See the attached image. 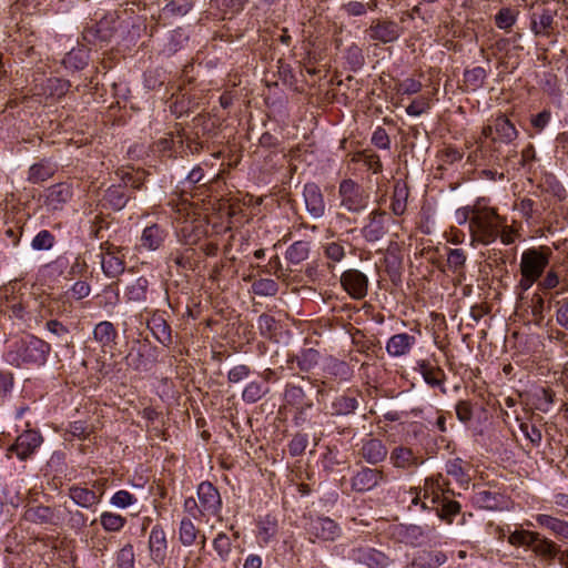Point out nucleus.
I'll use <instances>...</instances> for the list:
<instances>
[{
	"instance_id": "nucleus-43",
	"label": "nucleus",
	"mask_w": 568,
	"mask_h": 568,
	"mask_svg": "<svg viewBox=\"0 0 568 568\" xmlns=\"http://www.w3.org/2000/svg\"><path fill=\"white\" fill-rule=\"evenodd\" d=\"M23 518L33 524H51L53 521V511L47 506H34L26 509Z\"/></svg>"
},
{
	"instance_id": "nucleus-45",
	"label": "nucleus",
	"mask_w": 568,
	"mask_h": 568,
	"mask_svg": "<svg viewBox=\"0 0 568 568\" xmlns=\"http://www.w3.org/2000/svg\"><path fill=\"white\" fill-rule=\"evenodd\" d=\"M101 266L105 276L111 278L119 276L124 271V262L122 258L111 252H106L102 256Z\"/></svg>"
},
{
	"instance_id": "nucleus-40",
	"label": "nucleus",
	"mask_w": 568,
	"mask_h": 568,
	"mask_svg": "<svg viewBox=\"0 0 568 568\" xmlns=\"http://www.w3.org/2000/svg\"><path fill=\"white\" fill-rule=\"evenodd\" d=\"M200 535V529L194 525L190 517H183L179 526V540L185 546H192Z\"/></svg>"
},
{
	"instance_id": "nucleus-37",
	"label": "nucleus",
	"mask_w": 568,
	"mask_h": 568,
	"mask_svg": "<svg viewBox=\"0 0 568 568\" xmlns=\"http://www.w3.org/2000/svg\"><path fill=\"white\" fill-rule=\"evenodd\" d=\"M417 369L422 374L424 381L432 387L439 386L445 376L442 368L432 365L428 361H419L417 363Z\"/></svg>"
},
{
	"instance_id": "nucleus-46",
	"label": "nucleus",
	"mask_w": 568,
	"mask_h": 568,
	"mask_svg": "<svg viewBox=\"0 0 568 568\" xmlns=\"http://www.w3.org/2000/svg\"><path fill=\"white\" fill-rule=\"evenodd\" d=\"M452 494H445L437 503L436 510L437 515L447 521H452V518L460 511L459 503L450 499Z\"/></svg>"
},
{
	"instance_id": "nucleus-25",
	"label": "nucleus",
	"mask_w": 568,
	"mask_h": 568,
	"mask_svg": "<svg viewBox=\"0 0 568 568\" xmlns=\"http://www.w3.org/2000/svg\"><path fill=\"white\" fill-rule=\"evenodd\" d=\"M359 406L358 395L355 392L347 390L332 400V416H348L356 412Z\"/></svg>"
},
{
	"instance_id": "nucleus-14",
	"label": "nucleus",
	"mask_w": 568,
	"mask_h": 568,
	"mask_svg": "<svg viewBox=\"0 0 568 568\" xmlns=\"http://www.w3.org/2000/svg\"><path fill=\"white\" fill-rule=\"evenodd\" d=\"M351 558L367 568H387L389 565V558L384 552L367 546L352 549Z\"/></svg>"
},
{
	"instance_id": "nucleus-55",
	"label": "nucleus",
	"mask_w": 568,
	"mask_h": 568,
	"mask_svg": "<svg viewBox=\"0 0 568 568\" xmlns=\"http://www.w3.org/2000/svg\"><path fill=\"white\" fill-rule=\"evenodd\" d=\"M55 243L54 235L48 230H41L31 241V247L34 251H48Z\"/></svg>"
},
{
	"instance_id": "nucleus-38",
	"label": "nucleus",
	"mask_w": 568,
	"mask_h": 568,
	"mask_svg": "<svg viewBox=\"0 0 568 568\" xmlns=\"http://www.w3.org/2000/svg\"><path fill=\"white\" fill-rule=\"evenodd\" d=\"M310 252H311V242L296 241L287 247V250L285 252V258L291 264L297 265L308 258Z\"/></svg>"
},
{
	"instance_id": "nucleus-41",
	"label": "nucleus",
	"mask_w": 568,
	"mask_h": 568,
	"mask_svg": "<svg viewBox=\"0 0 568 568\" xmlns=\"http://www.w3.org/2000/svg\"><path fill=\"white\" fill-rule=\"evenodd\" d=\"M99 521L105 532H120L126 525L124 516L112 511H102Z\"/></svg>"
},
{
	"instance_id": "nucleus-39",
	"label": "nucleus",
	"mask_w": 568,
	"mask_h": 568,
	"mask_svg": "<svg viewBox=\"0 0 568 568\" xmlns=\"http://www.w3.org/2000/svg\"><path fill=\"white\" fill-rule=\"evenodd\" d=\"M149 328L159 343L164 346L171 345V327L162 316L153 317L152 321L149 322Z\"/></svg>"
},
{
	"instance_id": "nucleus-31",
	"label": "nucleus",
	"mask_w": 568,
	"mask_h": 568,
	"mask_svg": "<svg viewBox=\"0 0 568 568\" xmlns=\"http://www.w3.org/2000/svg\"><path fill=\"white\" fill-rule=\"evenodd\" d=\"M58 165L51 160L43 159L30 166L28 181L31 183H40L50 179L57 171Z\"/></svg>"
},
{
	"instance_id": "nucleus-10",
	"label": "nucleus",
	"mask_w": 568,
	"mask_h": 568,
	"mask_svg": "<svg viewBox=\"0 0 568 568\" xmlns=\"http://www.w3.org/2000/svg\"><path fill=\"white\" fill-rule=\"evenodd\" d=\"M532 552L540 557L547 565H552L558 559L560 565L568 568V550H561L552 540L538 532V539L531 545Z\"/></svg>"
},
{
	"instance_id": "nucleus-28",
	"label": "nucleus",
	"mask_w": 568,
	"mask_h": 568,
	"mask_svg": "<svg viewBox=\"0 0 568 568\" xmlns=\"http://www.w3.org/2000/svg\"><path fill=\"white\" fill-rule=\"evenodd\" d=\"M447 560V556L440 550H422L413 559L414 568H438Z\"/></svg>"
},
{
	"instance_id": "nucleus-26",
	"label": "nucleus",
	"mask_w": 568,
	"mask_h": 568,
	"mask_svg": "<svg viewBox=\"0 0 568 568\" xmlns=\"http://www.w3.org/2000/svg\"><path fill=\"white\" fill-rule=\"evenodd\" d=\"M416 344V338L408 333H398L389 337L386 343V352L392 357H400L409 354L414 345Z\"/></svg>"
},
{
	"instance_id": "nucleus-34",
	"label": "nucleus",
	"mask_w": 568,
	"mask_h": 568,
	"mask_svg": "<svg viewBox=\"0 0 568 568\" xmlns=\"http://www.w3.org/2000/svg\"><path fill=\"white\" fill-rule=\"evenodd\" d=\"M106 24L108 22L100 21L95 26L85 28L82 33L83 40L89 44L109 41L112 37V30Z\"/></svg>"
},
{
	"instance_id": "nucleus-21",
	"label": "nucleus",
	"mask_w": 568,
	"mask_h": 568,
	"mask_svg": "<svg viewBox=\"0 0 568 568\" xmlns=\"http://www.w3.org/2000/svg\"><path fill=\"white\" fill-rule=\"evenodd\" d=\"M540 528L548 530L559 541H568V521L549 514L534 516Z\"/></svg>"
},
{
	"instance_id": "nucleus-19",
	"label": "nucleus",
	"mask_w": 568,
	"mask_h": 568,
	"mask_svg": "<svg viewBox=\"0 0 568 568\" xmlns=\"http://www.w3.org/2000/svg\"><path fill=\"white\" fill-rule=\"evenodd\" d=\"M169 232L165 226L151 224L145 226L140 236L139 247L146 251H156L165 242Z\"/></svg>"
},
{
	"instance_id": "nucleus-54",
	"label": "nucleus",
	"mask_w": 568,
	"mask_h": 568,
	"mask_svg": "<svg viewBox=\"0 0 568 568\" xmlns=\"http://www.w3.org/2000/svg\"><path fill=\"white\" fill-rule=\"evenodd\" d=\"M260 537L267 544L277 534V519L273 516H265L258 524Z\"/></svg>"
},
{
	"instance_id": "nucleus-32",
	"label": "nucleus",
	"mask_w": 568,
	"mask_h": 568,
	"mask_svg": "<svg viewBox=\"0 0 568 568\" xmlns=\"http://www.w3.org/2000/svg\"><path fill=\"white\" fill-rule=\"evenodd\" d=\"M470 466L467 462L462 458H454L446 463V473L447 475L454 477L460 486H467L470 477H469Z\"/></svg>"
},
{
	"instance_id": "nucleus-33",
	"label": "nucleus",
	"mask_w": 568,
	"mask_h": 568,
	"mask_svg": "<svg viewBox=\"0 0 568 568\" xmlns=\"http://www.w3.org/2000/svg\"><path fill=\"white\" fill-rule=\"evenodd\" d=\"M554 14L548 9L531 14V31L536 36H547L552 29Z\"/></svg>"
},
{
	"instance_id": "nucleus-61",
	"label": "nucleus",
	"mask_w": 568,
	"mask_h": 568,
	"mask_svg": "<svg viewBox=\"0 0 568 568\" xmlns=\"http://www.w3.org/2000/svg\"><path fill=\"white\" fill-rule=\"evenodd\" d=\"M422 82L413 78L404 79L397 82L395 87L396 92L403 95L416 94L422 90Z\"/></svg>"
},
{
	"instance_id": "nucleus-17",
	"label": "nucleus",
	"mask_w": 568,
	"mask_h": 568,
	"mask_svg": "<svg viewBox=\"0 0 568 568\" xmlns=\"http://www.w3.org/2000/svg\"><path fill=\"white\" fill-rule=\"evenodd\" d=\"M168 551V540L163 528L160 525L152 527L149 536V552L156 566L164 564Z\"/></svg>"
},
{
	"instance_id": "nucleus-18",
	"label": "nucleus",
	"mask_w": 568,
	"mask_h": 568,
	"mask_svg": "<svg viewBox=\"0 0 568 568\" xmlns=\"http://www.w3.org/2000/svg\"><path fill=\"white\" fill-rule=\"evenodd\" d=\"M283 400L285 405L296 408L301 416L313 407V402L308 398L304 388L293 383L285 385Z\"/></svg>"
},
{
	"instance_id": "nucleus-11",
	"label": "nucleus",
	"mask_w": 568,
	"mask_h": 568,
	"mask_svg": "<svg viewBox=\"0 0 568 568\" xmlns=\"http://www.w3.org/2000/svg\"><path fill=\"white\" fill-rule=\"evenodd\" d=\"M392 217L384 211L375 210L368 215V222L362 229L363 237L368 242H377L383 239L387 232Z\"/></svg>"
},
{
	"instance_id": "nucleus-58",
	"label": "nucleus",
	"mask_w": 568,
	"mask_h": 568,
	"mask_svg": "<svg viewBox=\"0 0 568 568\" xmlns=\"http://www.w3.org/2000/svg\"><path fill=\"white\" fill-rule=\"evenodd\" d=\"M483 202H484V200H478L473 205H466V206L459 207L455 213L456 222L459 225H463L468 222V229H470V221H471L473 216H475V213L477 212V210L480 209Z\"/></svg>"
},
{
	"instance_id": "nucleus-29",
	"label": "nucleus",
	"mask_w": 568,
	"mask_h": 568,
	"mask_svg": "<svg viewBox=\"0 0 568 568\" xmlns=\"http://www.w3.org/2000/svg\"><path fill=\"white\" fill-rule=\"evenodd\" d=\"M495 124V138H493V141H499L503 143H510L514 141L517 135L518 131L516 130L515 125L510 122V120L505 116L504 114H500L494 119Z\"/></svg>"
},
{
	"instance_id": "nucleus-20",
	"label": "nucleus",
	"mask_w": 568,
	"mask_h": 568,
	"mask_svg": "<svg viewBox=\"0 0 568 568\" xmlns=\"http://www.w3.org/2000/svg\"><path fill=\"white\" fill-rule=\"evenodd\" d=\"M73 196V187L69 183H57L50 186L45 191V205L52 210L58 211L62 210V207L72 199Z\"/></svg>"
},
{
	"instance_id": "nucleus-49",
	"label": "nucleus",
	"mask_w": 568,
	"mask_h": 568,
	"mask_svg": "<svg viewBox=\"0 0 568 568\" xmlns=\"http://www.w3.org/2000/svg\"><path fill=\"white\" fill-rule=\"evenodd\" d=\"M212 546L222 562H226L230 559L232 541L225 532H219L213 539Z\"/></svg>"
},
{
	"instance_id": "nucleus-59",
	"label": "nucleus",
	"mask_w": 568,
	"mask_h": 568,
	"mask_svg": "<svg viewBox=\"0 0 568 568\" xmlns=\"http://www.w3.org/2000/svg\"><path fill=\"white\" fill-rule=\"evenodd\" d=\"M257 328L262 336L271 338L277 329V322L273 316L262 314L257 320Z\"/></svg>"
},
{
	"instance_id": "nucleus-42",
	"label": "nucleus",
	"mask_w": 568,
	"mask_h": 568,
	"mask_svg": "<svg viewBox=\"0 0 568 568\" xmlns=\"http://www.w3.org/2000/svg\"><path fill=\"white\" fill-rule=\"evenodd\" d=\"M130 196L125 187L113 185L108 189L104 199L113 210L120 211L126 205Z\"/></svg>"
},
{
	"instance_id": "nucleus-16",
	"label": "nucleus",
	"mask_w": 568,
	"mask_h": 568,
	"mask_svg": "<svg viewBox=\"0 0 568 568\" xmlns=\"http://www.w3.org/2000/svg\"><path fill=\"white\" fill-rule=\"evenodd\" d=\"M303 197L305 207L313 219H321L325 214V201L320 186L310 182L304 185Z\"/></svg>"
},
{
	"instance_id": "nucleus-60",
	"label": "nucleus",
	"mask_w": 568,
	"mask_h": 568,
	"mask_svg": "<svg viewBox=\"0 0 568 568\" xmlns=\"http://www.w3.org/2000/svg\"><path fill=\"white\" fill-rule=\"evenodd\" d=\"M519 428L524 436L531 443L532 446L538 447L542 439L541 430L532 423L523 422Z\"/></svg>"
},
{
	"instance_id": "nucleus-1",
	"label": "nucleus",
	"mask_w": 568,
	"mask_h": 568,
	"mask_svg": "<svg viewBox=\"0 0 568 568\" xmlns=\"http://www.w3.org/2000/svg\"><path fill=\"white\" fill-rule=\"evenodd\" d=\"M51 351L49 343L33 335H26L9 345L7 362L13 366L43 365Z\"/></svg>"
},
{
	"instance_id": "nucleus-8",
	"label": "nucleus",
	"mask_w": 568,
	"mask_h": 568,
	"mask_svg": "<svg viewBox=\"0 0 568 568\" xmlns=\"http://www.w3.org/2000/svg\"><path fill=\"white\" fill-rule=\"evenodd\" d=\"M42 443L43 437L40 432L27 428L16 438V442L9 446L7 457L10 458L11 454H16L20 460H27L36 454Z\"/></svg>"
},
{
	"instance_id": "nucleus-30",
	"label": "nucleus",
	"mask_w": 568,
	"mask_h": 568,
	"mask_svg": "<svg viewBox=\"0 0 568 568\" xmlns=\"http://www.w3.org/2000/svg\"><path fill=\"white\" fill-rule=\"evenodd\" d=\"M69 497L82 508H92L101 501V495L95 491L81 486H72L69 489Z\"/></svg>"
},
{
	"instance_id": "nucleus-9",
	"label": "nucleus",
	"mask_w": 568,
	"mask_h": 568,
	"mask_svg": "<svg viewBox=\"0 0 568 568\" xmlns=\"http://www.w3.org/2000/svg\"><path fill=\"white\" fill-rule=\"evenodd\" d=\"M342 288L353 300L361 301L368 293V277L357 268H348L344 271L339 278Z\"/></svg>"
},
{
	"instance_id": "nucleus-62",
	"label": "nucleus",
	"mask_w": 568,
	"mask_h": 568,
	"mask_svg": "<svg viewBox=\"0 0 568 568\" xmlns=\"http://www.w3.org/2000/svg\"><path fill=\"white\" fill-rule=\"evenodd\" d=\"M136 503V497L128 490H118L110 499V504L116 508H128Z\"/></svg>"
},
{
	"instance_id": "nucleus-23",
	"label": "nucleus",
	"mask_w": 568,
	"mask_h": 568,
	"mask_svg": "<svg viewBox=\"0 0 568 568\" xmlns=\"http://www.w3.org/2000/svg\"><path fill=\"white\" fill-rule=\"evenodd\" d=\"M467 254L463 248H448L446 265L457 285L466 281Z\"/></svg>"
},
{
	"instance_id": "nucleus-4",
	"label": "nucleus",
	"mask_w": 568,
	"mask_h": 568,
	"mask_svg": "<svg viewBox=\"0 0 568 568\" xmlns=\"http://www.w3.org/2000/svg\"><path fill=\"white\" fill-rule=\"evenodd\" d=\"M447 485L442 475L426 478L423 488H412V504L417 505L423 499L422 507L424 509L435 507L445 494H453Z\"/></svg>"
},
{
	"instance_id": "nucleus-56",
	"label": "nucleus",
	"mask_w": 568,
	"mask_h": 568,
	"mask_svg": "<svg viewBox=\"0 0 568 568\" xmlns=\"http://www.w3.org/2000/svg\"><path fill=\"white\" fill-rule=\"evenodd\" d=\"M253 292L260 296H273L278 291L277 283L272 278H260L252 284Z\"/></svg>"
},
{
	"instance_id": "nucleus-64",
	"label": "nucleus",
	"mask_w": 568,
	"mask_h": 568,
	"mask_svg": "<svg viewBox=\"0 0 568 568\" xmlns=\"http://www.w3.org/2000/svg\"><path fill=\"white\" fill-rule=\"evenodd\" d=\"M308 445V436L306 434H296L288 444V453L291 456H301Z\"/></svg>"
},
{
	"instance_id": "nucleus-13",
	"label": "nucleus",
	"mask_w": 568,
	"mask_h": 568,
	"mask_svg": "<svg viewBox=\"0 0 568 568\" xmlns=\"http://www.w3.org/2000/svg\"><path fill=\"white\" fill-rule=\"evenodd\" d=\"M385 478L384 471L378 468L362 466L351 478L352 490L366 493L376 488Z\"/></svg>"
},
{
	"instance_id": "nucleus-44",
	"label": "nucleus",
	"mask_w": 568,
	"mask_h": 568,
	"mask_svg": "<svg viewBox=\"0 0 568 568\" xmlns=\"http://www.w3.org/2000/svg\"><path fill=\"white\" fill-rule=\"evenodd\" d=\"M407 197L408 189L406 184L403 182H396L390 203V209L395 215L399 216L404 214L406 211Z\"/></svg>"
},
{
	"instance_id": "nucleus-52",
	"label": "nucleus",
	"mask_w": 568,
	"mask_h": 568,
	"mask_svg": "<svg viewBox=\"0 0 568 568\" xmlns=\"http://www.w3.org/2000/svg\"><path fill=\"white\" fill-rule=\"evenodd\" d=\"M326 371L329 375L339 378L341 381H348L352 377V369L349 365L336 358H331L326 364Z\"/></svg>"
},
{
	"instance_id": "nucleus-36",
	"label": "nucleus",
	"mask_w": 568,
	"mask_h": 568,
	"mask_svg": "<svg viewBox=\"0 0 568 568\" xmlns=\"http://www.w3.org/2000/svg\"><path fill=\"white\" fill-rule=\"evenodd\" d=\"M116 336L118 332L109 321L100 322L93 329V338L103 347L114 344Z\"/></svg>"
},
{
	"instance_id": "nucleus-7",
	"label": "nucleus",
	"mask_w": 568,
	"mask_h": 568,
	"mask_svg": "<svg viewBox=\"0 0 568 568\" xmlns=\"http://www.w3.org/2000/svg\"><path fill=\"white\" fill-rule=\"evenodd\" d=\"M404 29L398 22L388 18H376L371 21L365 30L366 36L375 44H388L396 42L403 34Z\"/></svg>"
},
{
	"instance_id": "nucleus-47",
	"label": "nucleus",
	"mask_w": 568,
	"mask_h": 568,
	"mask_svg": "<svg viewBox=\"0 0 568 568\" xmlns=\"http://www.w3.org/2000/svg\"><path fill=\"white\" fill-rule=\"evenodd\" d=\"M149 287V281L148 278L141 276L136 278L133 283L128 285L125 290V296L129 301L132 302H142L146 298Z\"/></svg>"
},
{
	"instance_id": "nucleus-5",
	"label": "nucleus",
	"mask_w": 568,
	"mask_h": 568,
	"mask_svg": "<svg viewBox=\"0 0 568 568\" xmlns=\"http://www.w3.org/2000/svg\"><path fill=\"white\" fill-rule=\"evenodd\" d=\"M341 206L352 213L364 211L369 201V195L353 180H343L338 186Z\"/></svg>"
},
{
	"instance_id": "nucleus-2",
	"label": "nucleus",
	"mask_w": 568,
	"mask_h": 568,
	"mask_svg": "<svg viewBox=\"0 0 568 568\" xmlns=\"http://www.w3.org/2000/svg\"><path fill=\"white\" fill-rule=\"evenodd\" d=\"M504 222L506 220L497 213L496 209L483 202L480 209L477 210L470 221V246H487L494 243L499 235V230Z\"/></svg>"
},
{
	"instance_id": "nucleus-12",
	"label": "nucleus",
	"mask_w": 568,
	"mask_h": 568,
	"mask_svg": "<svg viewBox=\"0 0 568 568\" xmlns=\"http://www.w3.org/2000/svg\"><path fill=\"white\" fill-rule=\"evenodd\" d=\"M357 446V456L368 465L376 466L383 463L388 454L386 445L378 438H363Z\"/></svg>"
},
{
	"instance_id": "nucleus-35",
	"label": "nucleus",
	"mask_w": 568,
	"mask_h": 568,
	"mask_svg": "<svg viewBox=\"0 0 568 568\" xmlns=\"http://www.w3.org/2000/svg\"><path fill=\"white\" fill-rule=\"evenodd\" d=\"M397 537L400 542L418 546L422 545L425 540V531L420 526L417 525H402L397 528Z\"/></svg>"
},
{
	"instance_id": "nucleus-57",
	"label": "nucleus",
	"mask_w": 568,
	"mask_h": 568,
	"mask_svg": "<svg viewBox=\"0 0 568 568\" xmlns=\"http://www.w3.org/2000/svg\"><path fill=\"white\" fill-rule=\"evenodd\" d=\"M134 562L133 546L126 544L116 554V568H134Z\"/></svg>"
},
{
	"instance_id": "nucleus-50",
	"label": "nucleus",
	"mask_w": 568,
	"mask_h": 568,
	"mask_svg": "<svg viewBox=\"0 0 568 568\" xmlns=\"http://www.w3.org/2000/svg\"><path fill=\"white\" fill-rule=\"evenodd\" d=\"M487 72L481 67H475L464 72V83L468 90L476 91L483 87Z\"/></svg>"
},
{
	"instance_id": "nucleus-53",
	"label": "nucleus",
	"mask_w": 568,
	"mask_h": 568,
	"mask_svg": "<svg viewBox=\"0 0 568 568\" xmlns=\"http://www.w3.org/2000/svg\"><path fill=\"white\" fill-rule=\"evenodd\" d=\"M518 12L515 9L509 7L501 8L495 16V24L499 29L508 30L515 24Z\"/></svg>"
},
{
	"instance_id": "nucleus-3",
	"label": "nucleus",
	"mask_w": 568,
	"mask_h": 568,
	"mask_svg": "<svg viewBox=\"0 0 568 568\" xmlns=\"http://www.w3.org/2000/svg\"><path fill=\"white\" fill-rule=\"evenodd\" d=\"M549 250L529 248L520 257V281L518 288L528 291L542 275L549 264Z\"/></svg>"
},
{
	"instance_id": "nucleus-48",
	"label": "nucleus",
	"mask_w": 568,
	"mask_h": 568,
	"mask_svg": "<svg viewBox=\"0 0 568 568\" xmlns=\"http://www.w3.org/2000/svg\"><path fill=\"white\" fill-rule=\"evenodd\" d=\"M270 392V388L260 382L253 381L248 383L242 392V399L247 404L258 402Z\"/></svg>"
},
{
	"instance_id": "nucleus-63",
	"label": "nucleus",
	"mask_w": 568,
	"mask_h": 568,
	"mask_svg": "<svg viewBox=\"0 0 568 568\" xmlns=\"http://www.w3.org/2000/svg\"><path fill=\"white\" fill-rule=\"evenodd\" d=\"M345 58L353 70L359 69L365 61L362 49L354 43L346 49Z\"/></svg>"
},
{
	"instance_id": "nucleus-27",
	"label": "nucleus",
	"mask_w": 568,
	"mask_h": 568,
	"mask_svg": "<svg viewBox=\"0 0 568 568\" xmlns=\"http://www.w3.org/2000/svg\"><path fill=\"white\" fill-rule=\"evenodd\" d=\"M196 252L191 246L172 251L168 257V265L174 264L178 268L193 270L196 266Z\"/></svg>"
},
{
	"instance_id": "nucleus-6",
	"label": "nucleus",
	"mask_w": 568,
	"mask_h": 568,
	"mask_svg": "<svg viewBox=\"0 0 568 568\" xmlns=\"http://www.w3.org/2000/svg\"><path fill=\"white\" fill-rule=\"evenodd\" d=\"M196 493L204 523H209L211 517L222 520L223 501L219 489L210 481H202Z\"/></svg>"
},
{
	"instance_id": "nucleus-51",
	"label": "nucleus",
	"mask_w": 568,
	"mask_h": 568,
	"mask_svg": "<svg viewBox=\"0 0 568 568\" xmlns=\"http://www.w3.org/2000/svg\"><path fill=\"white\" fill-rule=\"evenodd\" d=\"M536 539H538L537 531L525 529L515 530L508 536V542L515 547H531Z\"/></svg>"
},
{
	"instance_id": "nucleus-22",
	"label": "nucleus",
	"mask_w": 568,
	"mask_h": 568,
	"mask_svg": "<svg viewBox=\"0 0 568 568\" xmlns=\"http://www.w3.org/2000/svg\"><path fill=\"white\" fill-rule=\"evenodd\" d=\"M389 462L393 467L406 470L415 469L423 463L420 456L406 446H397L392 449Z\"/></svg>"
},
{
	"instance_id": "nucleus-24",
	"label": "nucleus",
	"mask_w": 568,
	"mask_h": 568,
	"mask_svg": "<svg viewBox=\"0 0 568 568\" xmlns=\"http://www.w3.org/2000/svg\"><path fill=\"white\" fill-rule=\"evenodd\" d=\"M320 358L321 354L318 351L304 348L297 354L288 355L286 363L291 369H294L295 364L300 372L310 373L317 366Z\"/></svg>"
},
{
	"instance_id": "nucleus-15",
	"label": "nucleus",
	"mask_w": 568,
	"mask_h": 568,
	"mask_svg": "<svg viewBox=\"0 0 568 568\" xmlns=\"http://www.w3.org/2000/svg\"><path fill=\"white\" fill-rule=\"evenodd\" d=\"M307 534L313 542L315 539L334 540L339 536L341 529L333 519L328 517H317L310 520Z\"/></svg>"
}]
</instances>
